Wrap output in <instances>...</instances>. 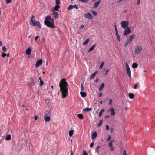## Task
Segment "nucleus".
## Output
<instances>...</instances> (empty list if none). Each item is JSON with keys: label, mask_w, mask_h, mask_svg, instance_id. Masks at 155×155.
<instances>
[{"label": "nucleus", "mask_w": 155, "mask_h": 155, "mask_svg": "<svg viewBox=\"0 0 155 155\" xmlns=\"http://www.w3.org/2000/svg\"><path fill=\"white\" fill-rule=\"evenodd\" d=\"M138 67V64L137 63H134L132 64V67L133 68H136Z\"/></svg>", "instance_id": "21"}, {"label": "nucleus", "mask_w": 155, "mask_h": 155, "mask_svg": "<svg viewBox=\"0 0 155 155\" xmlns=\"http://www.w3.org/2000/svg\"><path fill=\"white\" fill-rule=\"evenodd\" d=\"M80 94L81 96L82 97H84L86 96V94L85 92H81Z\"/></svg>", "instance_id": "23"}, {"label": "nucleus", "mask_w": 155, "mask_h": 155, "mask_svg": "<svg viewBox=\"0 0 155 155\" xmlns=\"http://www.w3.org/2000/svg\"><path fill=\"white\" fill-rule=\"evenodd\" d=\"M95 46V45H92L91 47L89 50L88 52H90L93 50L94 49Z\"/></svg>", "instance_id": "30"}, {"label": "nucleus", "mask_w": 155, "mask_h": 155, "mask_svg": "<svg viewBox=\"0 0 155 155\" xmlns=\"http://www.w3.org/2000/svg\"><path fill=\"white\" fill-rule=\"evenodd\" d=\"M92 12L93 14L95 16L97 15V13L95 11H92Z\"/></svg>", "instance_id": "42"}, {"label": "nucleus", "mask_w": 155, "mask_h": 155, "mask_svg": "<svg viewBox=\"0 0 155 155\" xmlns=\"http://www.w3.org/2000/svg\"><path fill=\"white\" fill-rule=\"evenodd\" d=\"M84 17L89 19H93L92 16L89 13H87L85 14L84 15Z\"/></svg>", "instance_id": "9"}, {"label": "nucleus", "mask_w": 155, "mask_h": 155, "mask_svg": "<svg viewBox=\"0 0 155 155\" xmlns=\"http://www.w3.org/2000/svg\"><path fill=\"white\" fill-rule=\"evenodd\" d=\"M91 108H89L88 107H86V108L83 109V110L84 111H91Z\"/></svg>", "instance_id": "32"}, {"label": "nucleus", "mask_w": 155, "mask_h": 155, "mask_svg": "<svg viewBox=\"0 0 155 155\" xmlns=\"http://www.w3.org/2000/svg\"><path fill=\"white\" fill-rule=\"evenodd\" d=\"M109 117V116H108V115H107V116H106L105 117V119H108Z\"/></svg>", "instance_id": "59"}, {"label": "nucleus", "mask_w": 155, "mask_h": 155, "mask_svg": "<svg viewBox=\"0 0 155 155\" xmlns=\"http://www.w3.org/2000/svg\"><path fill=\"white\" fill-rule=\"evenodd\" d=\"M137 84H135L134 87V89H136L137 87Z\"/></svg>", "instance_id": "54"}, {"label": "nucleus", "mask_w": 155, "mask_h": 155, "mask_svg": "<svg viewBox=\"0 0 155 155\" xmlns=\"http://www.w3.org/2000/svg\"><path fill=\"white\" fill-rule=\"evenodd\" d=\"M83 155H88V153L86 151H84Z\"/></svg>", "instance_id": "48"}, {"label": "nucleus", "mask_w": 155, "mask_h": 155, "mask_svg": "<svg viewBox=\"0 0 155 155\" xmlns=\"http://www.w3.org/2000/svg\"><path fill=\"white\" fill-rule=\"evenodd\" d=\"M74 130H71L69 132V135L70 137H72L73 134Z\"/></svg>", "instance_id": "28"}, {"label": "nucleus", "mask_w": 155, "mask_h": 155, "mask_svg": "<svg viewBox=\"0 0 155 155\" xmlns=\"http://www.w3.org/2000/svg\"><path fill=\"white\" fill-rule=\"evenodd\" d=\"M114 27H115V29H117L116 25L115 24H114Z\"/></svg>", "instance_id": "63"}, {"label": "nucleus", "mask_w": 155, "mask_h": 155, "mask_svg": "<svg viewBox=\"0 0 155 155\" xmlns=\"http://www.w3.org/2000/svg\"><path fill=\"white\" fill-rule=\"evenodd\" d=\"M142 50V48L141 46H137L135 48V53L139 54Z\"/></svg>", "instance_id": "5"}, {"label": "nucleus", "mask_w": 155, "mask_h": 155, "mask_svg": "<svg viewBox=\"0 0 155 155\" xmlns=\"http://www.w3.org/2000/svg\"><path fill=\"white\" fill-rule=\"evenodd\" d=\"M103 95V94L102 93H100L99 94V96L100 97H101Z\"/></svg>", "instance_id": "53"}, {"label": "nucleus", "mask_w": 155, "mask_h": 155, "mask_svg": "<svg viewBox=\"0 0 155 155\" xmlns=\"http://www.w3.org/2000/svg\"><path fill=\"white\" fill-rule=\"evenodd\" d=\"M134 35H130L129 36V41L130 42L131 41L132 39L134 38Z\"/></svg>", "instance_id": "24"}, {"label": "nucleus", "mask_w": 155, "mask_h": 155, "mask_svg": "<svg viewBox=\"0 0 155 155\" xmlns=\"http://www.w3.org/2000/svg\"><path fill=\"white\" fill-rule=\"evenodd\" d=\"M110 147V150L111 151H112L114 150V149L112 146Z\"/></svg>", "instance_id": "55"}, {"label": "nucleus", "mask_w": 155, "mask_h": 155, "mask_svg": "<svg viewBox=\"0 0 155 155\" xmlns=\"http://www.w3.org/2000/svg\"><path fill=\"white\" fill-rule=\"evenodd\" d=\"M2 43L1 41H0V46H2Z\"/></svg>", "instance_id": "64"}, {"label": "nucleus", "mask_w": 155, "mask_h": 155, "mask_svg": "<svg viewBox=\"0 0 155 155\" xmlns=\"http://www.w3.org/2000/svg\"><path fill=\"white\" fill-rule=\"evenodd\" d=\"M104 110L103 109H102L99 112V116L101 117L102 115V113L104 112Z\"/></svg>", "instance_id": "22"}, {"label": "nucleus", "mask_w": 155, "mask_h": 155, "mask_svg": "<svg viewBox=\"0 0 155 155\" xmlns=\"http://www.w3.org/2000/svg\"><path fill=\"white\" fill-rule=\"evenodd\" d=\"M100 148V147L99 146H98L95 149V151L97 152Z\"/></svg>", "instance_id": "43"}, {"label": "nucleus", "mask_w": 155, "mask_h": 155, "mask_svg": "<svg viewBox=\"0 0 155 155\" xmlns=\"http://www.w3.org/2000/svg\"><path fill=\"white\" fill-rule=\"evenodd\" d=\"M60 90L62 92V97L65 98L68 94V88L67 82L63 78L61 80L59 83Z\"/></svg>", "instance_id": "1"}, {"label": "nucleus", "mask_w": 155, "mask_h": 155, "mask_svg": "<svg viewBox=\"0 0 155 155\" xmlns=\"http://www.w3.org/2000/svg\"><path fill=\"white\" fill-rule=\"evenodd\" d=\"M123 155H127L126 154V151L124 150L123 151Z\"/></svg>", "instance_id": "44"}, {"label": "nucleus", "mask_w": 155, "mask_h": 155, "mask_svg": "<svg viewBox=\"0 0 155 155\" xmlns=\"http://www.w3.org/2000/svg\"><path fill=\"white\" fill-rule=\"evenodd\" d=\"M116 35L117 40L119 41H120V37L119 34H116Z\"/></svg>", "instance_id": "34"}, {"label": "nucleus", "mask_w": 155, "mask_h": 155, "mask_svg": "<svg viewBox=\"0 0 155 155\" xmlns=\"http://www.w3.org/2000/svg\"><path fill=\"white\" fill-rule=\"evenodd\" d=\"M60 3V2L59 0H56L55 4L58 5Z\"/></svg>", "instance_id": "39"}, {"label": "nucleus", "mask_w": 155, "mask_h": 155, "mask_svg": "<svg viewBox=\"0 0 155 155\" xmlns=\"http://www.w3.org/2000/svg\"><path fill=\"white\" fill-rule=\"evenodd\" d=\"M89 41V38H88L87 39H86L85 40V41H84V42L83 43V45H87V44H88Z\"/></svg>", "instance_id": "26"}, {"label": "nucleus", "mask_w": 155, "mask_h": 155, "mask_svg": "<svg viewBox=\"0 0 155 155\" xmlns=\"http://www.w3.org/2000/svg\"><path fill=\"white\" fill-rule=\"evenodd\" d=\"M140 0H137V4L139 5L140 4Z\"/></svg>", "instance_id": "56"}, {"label": "nucleus", "mask_w": 155, "mask_h": 155, "mask_svg": "<svg viewBox=\"0 0 155 155\" xmlns=\"http://www.w3.org/2000/svg\"><path fill=\"white\" fill-rule=\"evenodd\" d=\"M29 23L31 25L34 26H37L39 28H41V26L39 21H36L35 20V17L34 15H32L31 18V20L29 21Z\"/></svg>", "instance_id": "3"}, {"label": "nucleus", "mask_w": 155, "mask_h": 155, "mask_svg": "<svg viewBox=\"0 0 155 155\" xmlns=\"http://www.w3.org/2000/svg\"><path fill=\"white\" fill-rule=\"evenodd\" d=\"M112 100L111 99H110L109 100V102L108 103L109 105H110L112 104Z\"/></svg>", "instance_id": "41"}, {"label": "nucleus", "mask_w": 155, "mask_h": 155, "mask_svg": "<svg viewBox=\"0 0 155 155\" xmlns=\"http://www.w3.org/2000/svg\"><path fill=\"white\" fill-rule=\"evenodd\" d=\"M78 117L80 119H82L83 118V116L82 114H78Z\"/></svg>", "instance_id": "27"}, {"label": "nucleus", "mask_w": 155, "mask_h": 155, "mask_svg": "<svg viewBox=\"0 0 155 155\" xmlns=\"http://www.w3.org/2000/svg\"><path fill=\"white\" fill-rule=\"evenodd\" d=\"M111 139V136L110 135L108 136V138L107 140V141H110Z\"/></svg>", "instance_id": "38"}, {"label": "nucleus", "mask_w": 155, "mask_h": 155, "mask_svg": "<svg viewBox=\"0 0 155 155\" xmlns=\"http://www.w3.org/2000/svg\"><path fill=\"white\" fill-rule=\"evenodd\" d=\"M42 63V61L41 59L38 60L35 64V66L38 67H39L40 65H41Z\"/></svg>", "instance_id": "13"}, {"label": "nucleus", "mask_w": 155, "mask_h": 155, "mask_svg": "<svg viewBox=\"0 0 155 155\" xmlns=\"http://www.w3.org/2000/svg\"><path fill=\"white\" fill-rule=\"evenodd\" d=\"M101 0H99L96 2H95L94 5V8H96L98 6L99 4L101 3Z\"/></svg>", "instance_id": "14"}, {"label": "nucleus", "mask_w": 155, "mask_h": 155, "mask_svg": "<svg viewBox=\"0 0 155 155\" xmlns=\"http://www.w3.org/2000/svg\"><path fill=\"white\" fill-rule=\"evenodd\" d=\"M134 94L132 93H130L129 94V97L130 98L132 99L134 98Z\"/></svg>", "instance_id": "29"}, {"label": "nucleus", "mask_w": 155, "mask_h": 155, "mask_svg": "<svg viewBox=\"0 0 155 155\" xmlns=\"http://www.w3.org/2000/svg\"><path fill=\"white\" fill-rule=\"evenodd\" d=\"M84 27V25H82L81 26L80 28V29H82V28H83Z\"/></svg>", "instance_id": "57"}, {"label": "nucleus", "mask_w": 155, "mask_h": 155, "mask_svg": "<svg viewBox=\"0 0 155 155\" xmlns=\"http://www.w3.org/2000/svg\"><path fill=\"white\" fill-rule=\"evenodd\" d=\"M94 142H93L90 145V147H93V145H94Z\"/></svg>", "instance_id": "50"}, {"label": "nucleus", "mask_w": 155, "mask_h": 155, "mask_svg": "<svg viewBox=\"0 0 155 155\" xmlns=\"http://www.w3.org/2000/svg\"><path fill=\"white\" fill-rule=\"evenodd\" d=\"M97 136V132L96 131H94V132H93L92 133V135H91L92 139L93 140Z\"/></svg>", "instance_id": "15"}, {"label": "nucleus", "mask_w": 155, "mask_h": 155, "mask_svg": "<svg viewBox=\"0 0 155 155\" xmlns=\"http://www.w3.org/2000/svg\"><path fill=\"white\" fill-rule=\"evenodd\" d=\"M2 49L3 51L5 52H6L7 50L5 46H3L2 47Z\"/></svg>", "instance_id": "40"}, {"label": "nucleus", "mask_w": 155, "mask_h": 155, "mask_svg": "<svg viewBox=\"0 0 155 155\" xmlns=\"http://www.w3.org/2000/svg\"><path fill=\"white\" fill-rule=\"evenodd\" d=\"M70 155H73V151H72V150H71V151Z\"/></svg>", "instance_id": "62"}, {"label": "nucleus", "mask_w": 155, "mask_h": 155, "mask_svg": "<svg viewBox=\"0 0 155 155\" xmlns=\"http://www.w3.org/2000/svg\"><path fill=\"white\" fill-rule=\"evenodd\" d=\"M114 141L113 140H111L110 141V142H109V144H108V145L109 147L112 146V142H114Z\"/></svg>", "instance_id": "36"}, {"label": "nucleus", "mask_w": 155, "mask_h": 155, "mask_svg": "<svg viewBox=\"0 0 155 155\" xmlns=\"http://www.w3.org/2000/svg\"><path fill=\"white\" fill-rule=\"evenodd\" d=\"M84 82H82L81 85V90L82 91H83L84 90Z\"/></svg>", "instance_id": "35"}, {"label": "nucleus", "mask_w": 155, "mask_h": 155, "mask_svg": "<svg viewBox=\"0 0 155 155\" xmlns=\"http://www.w3.org/2000/svg\"><path fill=\"white\" fill-rule=\"evenodd\" d=\"M6 2L7 3H9L11 2V0H6Z\"/></svg>", "instance_id": "46"}, {"label": "nucleus", "mask_w": 155, "mask_h": 155, "mask_svg": "<svg viewBox=\"0 0 155 155\" xmlns=\"http://www.w3.org/2000/svg\"><path fill=\"white\" fill-rule=\"evenodd\" d=\"M44 23L45 25L48 27L51 28H55L54 25V20L50 16H48L46 17L44 21Z\"/></svg>", "instance_id": "2"}, {"label": "nucleus", "mask_w": 155, "mask_h": 155, "mask_svg": "<svg viewBox=\"0 0 155 155\" xmlns=\"http://www.w3.org/2000/svg\"><path fill=\"white\" fill-rule=\"evenodd\" d=\"M40 85H42L44 83V82L42 80H40Z\"/></svg>", "instance_id": "49"}, {"label": "nucleus", "mask_w": 155, "mask_h": 155, "mask_svg": "<svg viewBox=\"0 0 155 155\" xmlns=\"http://www.w3.org/2000/svg\"><path fill=\"white\" fill-rule=\"evenodd\" d=\"M126 71L128 77L130 78V79H131V71L130 70L129 65L127 63H126Z\"/></svg>", "instance_id": "4"}, {"label": "nucleus", "mask_w": 155, "mask_h": 155, "mask_svg": "<svg viewBox=\"0 0 155 155\" xmlns=\"http://www.w3.org/2000/svg\"><path fill=\"white\" fill-rule=\"evenodd\" d=\"M130 43V42L129 41V39H127V41L125 42L124 46L125 47H126L128 44Z\"/></svg>", "instance_id": "31"}, {"label": "nucleus", "mask_w": 155, "mask_h": 155, "mask_svg": "<svg viewBox=\"0 0 155 155\" xmlns=\"http://www.w3.org/2000/svg\"><path fill=\"white\" fill-rule=\"evenodd\" d=\"M31 50V49L29 48L27 49L25 51L26 54L28 55L30 54Z\"/></svg>", "instance_id": "18"}, {"label": "nucleus", "mask_w": 155, "mask_h": 155, "mask_svg": "<svg viewBox=\"0 0 155 155\" xmlns=\"http://www.w3.org/2000/svg\"><path fill=\"white\" fill-rule=\"evenodd\" d=\"M45 122V123L49 122L50 120V118L49 116H44Z\"/></svg>", "instance_id": "16"}, {"label": "nucleus", "mask_w": 155, "mask_h": 155, "mask_svg": "<svg viewBox=\"0 0 155 155\" xmlns=\"http://www.w3.org/2000/svg\"><path fill=\"white\" fill-rule=\"evenodd\" d=\"M108 71H109V70L108 69L106 71V72L105 73V75H106L108 73Z\"/></svg>", "instance_id": "58"}, {"label": "nucleus", "mask_w": 155, "mask_h": 155, "mask_svg": "<svg viewBox=\"0 0 155 155\" xmlns=\"http://www.w3.org/2000/svg\"><path fill=\"white\" fill-rule=\"evenodd\" d=\"M102 122H103L102 120H100V121L99 123L97 125V127H101L102 124Z\"/></svg>", "instance_id": "33"}, {"label": "nucleus", "mask_w": 155, "mask_h": 155, "mask_svg": "<svg viewBox=\"0 0 155 155\" xmlns=\"http://www.w3.org/2000/svg\"><path fill=\"white\" fill-rule=\"evenodd\" d=\"M98 79H97L96 80H95V82H97L98 81Z\"/></svg>", "instance_id": "61"}, {"label": "nucleus", "mask_w": 155, "mask_h": 155, "mask_svg": "<svg viewBox=\"0 0 155 155\" xmlns=\"http://www.w3.org/2000/svg\"><path fill=\"white\" fill-rule=\"evenodd\" d=\"M104 83H102L100 86L99 87V88L98 90L99 91H101L103 89V88L104 87Z\"/></svg>", "instance_id": "19"}, {"label": "nucleus", "mask_w": 155, "mask_h": 155, "mask_svg": "<svg viewBox=\"0 0 155 155\" xmlns=\"http://www.w3.org/2000/svg\"><path fill=\"white\" fill-rule=\"evenodd\" d=\"M120 24L121 27L124 29H125L127 27H128V23L127 21H123L121 22Z\"/></svg>", "instance_id": "7"}, {"label": "nucleus", "mask_w": 155, "mask_h": 155, "mask_svg": "<svg viewBox=\"0 0 155 155\" xmlns=\"http://www.w3.org/2000/svg\"><path fill=\"white\" fill-rule=\"evenodd\" d=\"M104 62H102L101 64H100V66H99V68L100 69H101L103 67V66L104 65Z\"/></svg>", "instance_id": "37"}, {"label": "nucleus", "mask_w": 155, "mask_h": 155, "mask_svg": "<svg viewBox=\"0 0 155 155\" xmlns=\"http://www.w3.org/2000/svg\"><path fill=\"white\" fill-rule=\"evenodd\" d=\"M97 71H96L94 72L92 74L91 77L90 78V79L91 80L93 79L95 77L96 75L97 74Z\"/></svg>", "instance_id": "17"}, {"label": "nucleus", "mask_w": 155, "mask_h": 155, "mask_svg": "<svg viewBox=\"0 0 155 155\" xmlns=\"http://www.w3.org/2000/svg\"><path fill=\"white\" fill-rule=\"evenodd\" d=\"M74 8H76V9L78 8V7L76 5H70L68 8V10H71Z\"/></svg>", "instance_id": "10"}, {"label": "nucleus", "mask_w": 155, "mask_h": 155, "mask_svg": "<svg viewBox=\"0 0 155 155\" xmlns=\"http://www.w3.org/2000/svg\"><path fill=\"white\" fill-rule=\"evenodd\" d=\"M110 111L111 112V115L112 116H114L115 114V110L113 108H111L108 111V112H109Z\"/></svg>", "instance_id": "12"}, {"label": "nucleus", "mask_w": 155, "mask_h": 155, "mask_svg": "<svg viewBox=\"0 0 155 155\" xmlns=\"http://www.w3.org/2000/svg\"><path fill=\"white\" fill-rule=\"evenodd\" d=\"M36 82V79L34 77L31 78V81L29 83L28 85L32 86L34 85Z\"/></svg>", "instance_id": "6"}, {"label": "nucleus", "mask_w": 155, "mask_h": 155, "mask_svg": "<svg viewBox=\"0 0 155 155\" xmlns=\"http://www.w3.org/2000/svg\"><path fill=\"white\" fill-rule=\"evenodd\" d=\"M106 129L107 130H108L109 129V127L108 125H106Z\"/></svg>", "instance_id": "45"}, {"label": "nucleus", "mask_w": 155, "mask_h": 155, "mask_svg": "<svg viewBox=\"0 0 155 155\" xmlns=\"http://www.w3.org/2000/svg\"><path fill=\"white\" fill-rule=\"evenodd\" d=\"M59 8L60 6L59 5L56 4L55 6L54 7V9L56 11H58V9Z\"/></svg>", "instance_id": "25"}, {"label": "nucleus", "mask_w": 155, "mask_h": 155, "mask_svg": "<svg viewBox=\"0 0 155 155\" xmlns=\"http://www.w3.org/2000/svg\"><path fill=\"white\" fill-rule=\"evenodd\" d=\"M38 119V117L36 115H35L34 117V119L35 120H36Z\"/></svg>", "instance_id": "51"}, {"label": "nucleus", "mask_w": 155, "mask_h": 155, "mask_svg": "<svg viewBox=\"0 0 155 155\" xmlns=\"http://www.w3.org/2000/svg\"><path fill=\"white\" fill-rule=\"evenodd\" d=\"M5 140L7 141L10 140L11 139V135L10 134H8L7 135L5 139Z\"/></svg>", "instance_id": "20"}, {"label": "nucleus", "mask_w": 155, "mask_h": 155, "mask_svg": "<svg viewBox=\"0 0 155 155\" xmlns=\"http://www.w3.org/2000/svg\"><path fill=\"white\" fill-rule=\"evenodd\" d=\"M6 55V54L5 53H3L2 56L3 57H5Z\"/></svg>", "instance_id": "47"}, {"label": "nucleus", "mask_w": 155, "mask_h": 155, "mask_svg": "<svg viewBox=\"0 0 155 155\" xmlns=\"http://www.w3.org/2000/svg\"><path fill=\"white\" fill-rule=\"evenodd\" d=\"M52 17H54L55 18L57 19L58 17L59 14L58 13L55 11H54L52 14Z\"/></svg>", "instance_id": "11"}, {"label": "nucleus", "mask_w": 155, "mask_h": 155, "mask_svg": "<svg viewBox=\"0 0 155 155\" xmlns=\"http://www.w3.org/2000/svg\"><path fill=\"white\" fill-rule=\"evenodd\" d=\"M39 37L38 36H36L35 37V41H36L38 39V38Z\"/></svg>", "instance_id": "52"}, {"label": "nucleus", "mask_w": 155, "mask_h": 155, "mask_svg": "<svg viewBox=\"0 0 155 155\" xmlns=\"http://www.w3.org/2000/svg\"><path fill=\"white\" fill-rule=\"evenodd\" d=\"M115 31L116 32V34H118V30L117 29H115Z\"/></svg>", "instance_id": "60"}, {"label": "nucleus", "mask_w": 155, "mask_h": 155, "mask_svg": "<svg viewBox=\"0 0 155 155\" xmlns=\"http://www.w3.org/2000/svg\"><path fill=\"white\" fill-rule=\"evenodd\" d=\"M131 30L129 27H127L124 32V35H127L131 32Z\"/></svg>", "instance_id": "8"}]
</instances>
